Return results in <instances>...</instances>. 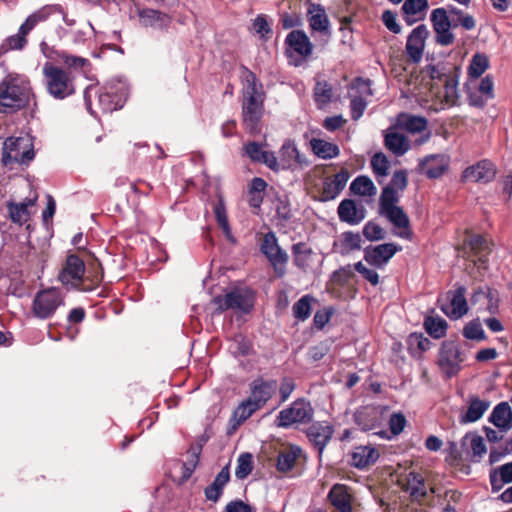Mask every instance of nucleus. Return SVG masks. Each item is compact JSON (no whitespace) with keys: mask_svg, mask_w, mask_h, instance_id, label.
<instances>
[{"mask_svg":"<svg viewBox=\"0 0 512 512\" xmlns=\"http://www.w3.org/2000/svg\"><path fill=\"white\" fill-rule=\"evenodd\" d=\"M400 199V195L398 190L393 189V187H389L388 185L383 189L380 199H379V207L380 212L391 207L398 206L397 203Z\"/></svg>","mask_w":512,"mask_h":512,"instance_id":"nucleus-52","label":"nucleus"},{"mask_svg":"<svg viewBox=\"0 0 512 512\" xmlns=\"http://www.w3.org/2000/svg\"><path fill=\"white\" fill-rule=\"evenodd\" d=\"M257 410H259V408L249 398L242 401L233 412L231 419V422H233L232 427L235 429L241 425Z\"/></svg>","mask_w":512,"mask_h":512,"instance_id":"nucleus-43","label":"nucleus"},{"mask_svg":"<svg viewBox=\"0 0 512 512\" xmlns=\"http://www.w3.org/2000/svg\"><path fill=\"white\" fill-rule=\"evenodd\" d=\"M406 423H407V420H406V417L404 416V414H402L400 412L393 413L390 416L389 421H388L390 432L394 436L399 435L404 430Z\"/></svg>","mask_w":512,"mask_h":512,"instance_id":"nucleus-62","label":"nucleus"},{"mask_svg":"<svg viewBox=\"0 0 512 512\" xmlns=\"http://www.w3.org/2000/svg\"><path fill=\"white\" fill-rule=\"evenodd\" d=\"M401 9L406 23L412 25L423 19L428 9V0H405Z\"/></svg>","mask_w":512,"mask_h":512,"instance_id":"nucleus-33","label":"nucleus"},{"mask_svg":"<svg viewBox=\"0 0 512 512\" xmlns=\"http://www.w3.org/2000/svg\"><path fill=\"white\" fill-rule=\"evenodd\" d=\"M371 167L378 182L389 173V161L384 153H376L371 159Z\"/></svg>","mask_w":512,"mask_h":512,"instance_id":"nucleus-49","label":"nucleus"},{"mask_svg":"<svg viewBox=\"0 0 512 512\" xmlns=\"http://www.w3.org/2000/svg\"><path fill=\"white\" fill-rule=\"evenodd\" d=\"M299 452L300 449L297 447H292L289 450L281 452L278 455L277 469L281 472L290 471L294 467Z\"/></svg>","mask_w":512,"mask_h":512,"instance_id":"nucleus-50","label":"nucleus"},{"mask_svg":"<svg viewBox=\"0 0 512 512\" xmlns=\"http://www.w3.org/2000/svg\"><path fill=\"white\" fill-rule=\"evenodd\" d=\"M62 13L60 4H47L31 13L38 24L47 21L52 15Z\"/></svg>","mask_w":512,"mask_h":512,"instance_id":"nucleus-55","label":"nucleus"},{"mask_svg":"<svg viewBox=\"0 0 512 512\" xmlns=\"http://www.w3.org/2000/svg\"><path fill=\"white\" fill-rule=\"evenodd\" d=\"M35 156L32 139L28 135L9 137L5 140L2 151V162L5 166L14 163L26 164Z\"/></svg>","mask_w":512,"mask_h":512,"instance_id":"nucleus-5","label":"nucleus"},{"mask_svg":"<svg viewBox=\"0 0 512 512\" xmlns=\"http://www.w3.org/2000/svg\"><path fill=\"white\" fill-rule=\"evenodd\" d=\"M469 246L474 256L477 257V260L474 259L473 261H478L480 265H484L487 261L486 256L490 252L487 239L482 235H474L469 240Z\"/></svg>","mask_w":512,"mask_h":512,"instance_id":"nucleus-45","label":"nucleus"},{"mask_svg":"<svg viewBox=\"0 0 512 512\" xmlns=\"http://www.w3.org/2000/svg\"><path fill=\"white\" fill-rule=\"evenodd\" d=\"M27 35L19 28L17 33L6 38L4 46L8 50H22L27 45Z\"/></svg>","mask_w":512,"mask_h":512,"instance_id":"nucleus-59","label":"nucleus"},{"mask_svg":"<svg viewBox=\"0 0 512 512\" xmlns=\"http://www.w3.org/2000/svg\"><path fill=\"white\" fill-rule=\"evenodd\" d=\"M450 13L457 16V19H452L453 27L460 25L466 30H471L475 27L476 23L471 15L464 14L461 10L455 7L450 9Z\"/></svg>","mask_w":512,"mask_h":512,"instance_id":"nucleus-60","label":"nucleus"},{"mask_svg":"<svg viewBox=\"0 0 512 512\" xmlns=\"http://www.w3.org/2000/svg\"><path fill=\"white\" fill-rule=\"evenodd\" d=\"M466 287L456 285L455 289L446 293V302L441 304V311L451 320H458L468 313Z\"/></svg>","mask_w":512,"mask_h":512,"instance_id":"nucleus-8","label":"nucleus"},{"mask_svg":"<svg viewBox=\"0 0 512 512\" xmlns=\"http://www.w3.org/2000/svg\"><path fill=\"white\" fill-rule=\"evenodd\" d=\"M405 491L408 492L414 500H421L425 498L427 495V489L424 478L416 472H410L407 475Z\"/></svg>","mask_w":512,"mask_h":512,"instance_id":"nucleus-40","label":"nucleus"},{"mask_svg":"<svg viewBox=\"0 0 512 512\" xmlns=\"http://www.w3.org/2000/svg\"><path fill=\"white\" fill-rule=\"evenodd\" d=\"M230 480V472L228 466H225L216 475L214 481L205 488V497L207 500L217 502L223 492V488Z\"/></svg>","mask_w":512,"mask_h":512,"instance_id":"nucleus-36","label":"nucleus"},{"mask_svg":"<svg viewBox=\"0 0 512 512\" xmlns=\"http://www.w3.org/2000/svg\"><path fill=\"white\" fill-rule=\"evenodd\" d=\"M470 302L472 305L480 304L478 307L479 311L488 310L489 312L494 313L496 310V306L492 305V298L482 289H478L473 293Z\"/></svg>","mask_w":512,"mask_h":512,"instance_id":"nucleus-53","label":"nucleus"},{"mask_svg":"<svg viewBox=\"0 0 512 512\" xmlns=\"http://www.w3.org/2000/svg\"><path fill=\"white\" fill-rule=\"evenodd\" d=\"M98 102L104 112H112L123 106L121 97L114 93L112 87H105L99 93Z\"/></svg>","mask_w":512,"mask_h":512,"instance_id":"nucleus-41","label":"nucleus"},{"mask_svg":"<svg viewBox=\"0 0 512 512\" xmlns=\"http://www.w3.org/2000/svg\"><path fill=\"white\" fill-rule=\"evenodd\" d=\"M362 239L359 233L352 231L343 232L334 242V248L341 255H348L353 251L360 250Z\"/></svg>","mask_w":512,"mask_h":512,"instance_id":"nucleus-35","label":"nucleus"},{"mask_svg":"<svg viewBox=\"0 0 512 512\" xmlns=\"http://www.w3.org/2000/svg\"><path fill=\"white\" fill-rule=\"evenodd\" d=\"M396 126L411 134H416L427 130L428 121L423 116L400 113L396 118Z\"/></svg>","mask_w":512,"mask_h":512,"instance_id":"nucleus-30","label":"nucleus"},{"mask_svg":"<svg viewBox=\"0 0 512 512\" xmlns=\"http://www.w3.org/2000/svg\"><path fill=\"white\" fill-rule=\"evenodd\" d=\"M426 332L435 339H440L445 336L448 324L445 319L441 317H426L424 321Z\"/></svg>","mask_w":512,"mask_h":512,"instance_id":"nucleus-46","label":"nucleus"},{"mask_svg":"<svg viewBox=\"0 0 512 512\" xmlns=\"http://www.w3.org/2000/svg\"><path fill=\"white\" fill-rule=\"evenodd\" d=\"M281 170H294L296 167H307L310 163L307 157L301 154L292 141H286L279 151Z\"/></svg>","mask_w":512,"mask_h":512,"instance_id":"nucleus-14","label":"nucleus"},{"mask_svg":"<svg viewBox=\"0 0 512 512\" xmlns=\"http://www.w3.org/2000/svg\"><path fill=\"white\" fill-rule=\"evenodd\" d=\"M42 73L46 91L52 98L63 100L75 93L74 80L63 68L46 62Z\"/></svg>","mask_w":512,"mask_h":512,"instance_id":"nucleus-2","label":"nucleus"},{"mask_svg":"<svg viewBox=\"0 0 512 512\" xmlns=\"http://www.w3.org/2000/svg\"><path fill=\"white\" fill-rule=\"evenodd\" d=\"M428 36L429 31L424 24L415 27L408 35L405 51L413 63H419L422 60Z\"/></svg>","mask_w":512,"mask_h":512,"instance_id":"nucleus-12","label":"nucleus"},{"mask_svg":"<svg viewBox=\"0 0 512 512\" xmlns=\"http://www.w3.org/2000/svg\"><path fill=\"white\" fill-rule=\"evenodd\" d=\"M214 214L215 218L223 230L226 238L230 241H234V238L232 236L231 228L229 226L227 214H226V208L224 205L223 200L220 198L218 202L214 206Z\"/></svg>","mask_w":512,"mask_h":512,"instance_id":"nucleus-48","label":"nucleus"},{"mask_svg":"<svg viewBox=\"0 0 512 512\" xmlns=\"http://www.w3.org/2000/svg\"><path fill=\"white\" fill-rule=\"evenodd\" d=\"M251 345L248 340H246L243 336L237 335L234 337L232 344L230 345V350L236 356L238 355H247L250 351Z\"/></svg>","mask_w":512,"mask_h":512,"instance_id":"nucleus-63","label":"nucleus"},{"mask_svg":"<svg viewBox=\"0 0 512 512\" xmlns=\"http://www.w3.org/2000/svg\"><path fill=\"white\" fill-rule=\"evenodd\" d=\"M489 67V59L485 54H475L470 62L468 73L473 78L480 77Z\"/></svg>","mask_w":512,"mask_h":512,"instance_id":"nucleus-51","label":"nucleus"},{"mask_svg":"<svg viewBox=\"0 0 512 512\" xmlns=\"http://www.w3.org/2000/svg\"><path fill=\"white\" fill-rule=\"evenodd\" d=\"M25 103V94L23 89L14 83L5 84L0 92V112L18 109Z\"/></svg>","mask_w":512,"mask_h":512,"instance_id":"nucleus-17","label":"nucleus"},{"mask_svg":"<svg viewBox=\"0 0 512 512\" xmlns=\"http://www.w3.org/2000/svg\"><path fill=\"white\" fill-rule=\"evenodd\" d=\"M381 214L393 224L396 229L395 235L403 239L410 238L409 218L400 206L383 210Z\"/></svg>","mask_w":512,"mask_h":512,"instance_id":"nucleus-23","label":"nucleus"},{"mask_svg":"<svg viewBox=\"0 0 512 512\" xmlns=\"http://www.w3.org/2000/svg\"><path fill=\"white\" fill-rule=\"evenodd\" d=\"M307 19L312 31L328 36L331 34L330 21L325 8L321 4L308 3Z\"/></svg>","mask_w":512,"mask_h":512,"instance_id":"nucleus-18","label":"nucleus"},{"mask_svg":"<svg viewBox=\"0 0 512 512\" xmlns=\"http://www.w3.org/2000/svg\"><path fill=\"white\" fill-rule=\"evenodd\" d=\"M350 190L355 195L360 196H374L377 189L372 180L367 176H358L350 184Z\"/></svg>","mask_w":512,"mask_h":512,"instance_id":"nucleus-44","label":"nucleus"},{"mask_svg":"<svg viewBox=\"0 0 512 512\" xmlns=\"http://www.w3.org/2000/svg\"><path fill=\"white\" fill-rule=\"evenodd\" d=\"M433 29L436 33V42L442 46H448L454 42V35L450 31L453 21L449 19L444 8H436L430 16Z\"/></svg>","mask_w":512,"mask_h":512,"instance_id":"nucleus-11","label":"nucleus"},{"mask_svg":"<svg viewBox=\"0 0 512 512\" xmlns=\"http://www.w3.org/2000/svg\"><path fill=\"white\" fill-rule=\"evenodd\" d=\"M38 196L34 195L33 197L26 198L23 202H7V211L10 220L18 225H23L30 219V213L28 208L35 205Z\"/></svg>","mask_w":512,"mask_h":512,"instance_id":"nucleus-27","label":"nucleus"},{"mask_svg":"<svg viewBox=\"0 0 512 512\" xmlns=\"http://www.w3.org/2000/svg\"><path fill=\"white\" fill-rule=\"evenodd\" d=\"M309 146L312 152L323 160L334 159L340 154V149L336 144L320 138H312L309 141Z\"/></svg>","mask_w":512,"mask_h":512,"instance_id":"nucleus-37","label":"nucleus"},{"mask_svg":"<svg viewBox=\"0 0 512 512\" xmlns=\"http://www.w3.org/2000/svg\"><path fill=\"white\" fill-rule=\"evenodd\" d=\"M331 504L340 512H352L351 496L347 486L335 484L328 494Z\"/></svg>","mask_w":512,"mask_h":512,"instance_id":"nucleus-34","label":"nucleus"},{"mask_svg":"<svg viewBox=\"0 0 512 512\" xmlns=\"http://www.w3.org/2000/svg\"><path fill=\"white\" fill-rule=\"evenodd\" d=\"M253 469L252 455L249 453H243L237 460V467L235 475L238 479L246 478Z\"/></svg>","mask_w":512,"mask_h":512,"instance_id":"nucleus-56","label":"nucleus"},{"mask_svg":"<svg viewBox=\"0 0 512 512\" xmlns=\"http://www.w3.org/2000/svg\"><path fill=\"white\" fill-rule=\"evenodd\" d=\"M449 167V159L443 154H431L419 160L418 172L429 179L441 177Z\"/></svg>","mask_w":512,"mask_h":512,"instance_id":"nucleus-16","label":"nucleus"},{"mask_svg":"<svg viewBox=\"0 0 512 512\" xmlns=\"http://www.w3.org/2000/svg\"><path fill=\"white\" fill-rule=\"evenodd\" d=\"M440 97L443 98V102L448 107H452L458 104L459 92L458 76L456 72H454V75L445 77V82L443 83V92H441Z\"/></svg>","mask_w":512,"mask_h":512,"instance_id":"nucleus-39","label":"nucleus"},{"mask_svg":"<svg viewBox=\"0 0 512 512\" xmlns=\"http://www.w3.org/2000/svg\"><path fill=\"white\" fill-rule=\"evenodd\" d=\"M462 362L458 345L453 341L443 342L439 350L438 366L445 376H455L460 371Z\"/></svg>","mask_w":512,"mask_h":512,"instance_id":"nucleus-10","label":"nucleus"},{"mask_svg":"<svg viewBox=\"0 0 512 512\" xmlns=\"http://www.w3.org/2000/svg\"><path fill=\"white\" fill-rule=\"evenodd\" d=\"M200 449L193 448L187 452V459L183 463V479L187 480L194 472L199 461Z\"/></svg>","mask_w":512,"mask_h":512,"instance_id":"nucleus-58","label":"nucleus"},{"mask_svg":"<svg viewBox=\"0 0 512 512\" xmlns=\"http://www.w3.org/2000/svg\"><path fill=\"white\" fill-rule=\"evenodd\" d=\"M285 42L288 45V51L290 53H295L302 59L307 58L312 53L313 44L306 33L302 30L291 31L287 35Z\"/></svg>","mask_w":512,"mask_h":512,"instance_id":"nucleus-22","label":"nucleus"},{"mask_svg":"<svg viewBox=\"0 0 512 512\" xmlns=\"http://www.w3.org/2000/svg\"><path fill=\"white\" fill-rule=\"evenodd\" d=\"M137 15L142 27L156 30L167 29L171 23V18L164 12L151 8H138Z\"/></svg>","mask_w":512,"mask_h":512,"instance_id":"nucleus-19","label":"nucleus"},{"mask_svg":"<svg viewBox=\"0 0 512 512\" xmlns=\"http://www.w3.org/2000/svg\"><path fill=\"white\" fill-rule=\"evenodd\" d=\"M315 101L319 105H326L332 98V87L327 82H317L314 88Z\"/></svg>","mask_w":512,"mask_h":512,"instance_id":"nucleus-57","label":"nucleus"},{"mask_svg":"<svg viewBox=\"0 0 512 512\" xmlns=\"http://www.w3.org/2000/svg\"><path fill=\"white\" fill-rule=\"evenodd\" d=\"M276 389V381L257 380L253 382L248 398L260 409L271 399Z\"/></svg>","mask_w":512,"mask_h":512,"instance_id":"nucleus-25","label":"nucleus"},{"mask_svg":"<svg viewBox=\"0 0 512 512\" xmlns=\"http://www.w3.org/2000/svg\"><path fill=\"white\" fill-rule=\"evenodd\" d=\"M378 458L379 452L374 447L358 446L351 453V464L358 469H363L374 464Z\"/></svg>","mask_w":512,"mask_h":512,"instance_id":"nucleus-32","label":"nucleus"},{"mask_svg":"<svg viewBox=\"0 0 512 512\" xmlns=\"http://www.w3.org/2000/svg\"><path fill=\"white\" fill-rule=\"evenodd\" d=\"M242 121L250 134L261 131L260 123L264 112L265 94L256 75L245 69L242 75Z\"/></svg>","mask_w":512,"mask_h":512,"instance_id":"nucleus-1","label":"nucleus"},{"mask_svg":"<svg viewBox=\"0 0 512 512\" xmlns=\"http://www.w3.org/2000/svg\"><path fill=\"white\" fill-rule=\"evenodd\" d=\"M334 434L333 426L326 421L313 422L307 429L306 435L321 455Z\"/></svg>","mask_w":512,"mask_h":512,"instance_id":"nucleus-15","label":"nucleus"},{"mask_svg":"<svg viewBox=\"0 0 512 512\" xmlns=\"http://www.w3.org/2000/svg\"><path fill=\"white\" fill-rule=\"evenodd\" d=\"M512 482V462L502 465L490 473V483L493 491H498L506 483Z\"/></svg>","mask_w":512,"mask_h":512,"instance_id":"nucleus-42","label":"nucleus"},{"mask_svg":"<svg viewBox=\"0 0 512 512\" xmlns=\"http://www.w3.org/2000/svg\"><path fill=\"white\" fill-rule=\"evenodd\" d=\"M85 271L83 259L78 255L70 254L66 258L58 279L67 289L78 288L83 282Z\"/></svg>","mask_w":512,"mask_h":512,"instance_id":"nucleus-9","label":"nucleus"},{"mask_svg":"<svg viewBox=\"0 0 512 512\" xmlns=\"http://www.w3.org/2000/svg\"><path fill=\"white\" fill-rule=\"evenodd\" d=\"M261 253L268 259L277 277L281 278L286 274L288 263V254L283 250L273 231H269L263 235L259 245Z\"/></svg>","mask_w":512,"mask_h":512,"instance_id":"nucleus-7","label":"nucleus"},{"mask_svg":"<svg viewBox=\"0 0 512 512\" xmlns=\"http://www.w3.org/2000/svg\"><path fill=\"white\" fill-rule=\"evenodd\" d=\"M385 147L395 156H403L410 150L409 139L396 131L388 130L384 134Z\"/></svg>","mask_w":512,"mask_h":512,"instance_id":"nucleus-31","label":"nucleus"},{"mask_svg":"<svg viewBox=\"0 0 512 512\" xmlns=\"http://www.w3.org/2000/svg\"><path fill=\"white\" fill-rule=\"evenodd\" d=\"M495 177L494 165L488 160H482L475 165L466 168L463 178L473 182H490Z\"/></svg>","mask_w":512,"mask_h":512,"instance_id":"nucleus-24","label":"nucleus"},{"mask_svg":"<svg viewBox=\"0 0 512 512\" xmlns=\"http://www.w3.org/2000/svg\"><path fill=\"white\" fill-rule=\"evenodd\" d=\"M489 422L497 427L500 432H507L512 428V409L508 402L497 404L490 416Z\"/></svg>","mask_w":512,"mask_h":512,"instance_id":"nucleus-28","label":"nucleus"},{"mask_svg":"<svg viewBox=\"0 0 512 512\" xmlns=\"http://www.w3.org/2000/svg\"><path fill=\"white\" fill-rule=\"evenodd\" d=\"M313 416L314 409L310 401L298 398L279 412L276 425L280 428H289L298 424H307L311 422Z\"/></svg>","mask_w":512,"mask_h":512,"instance_id":"nucleus-6","label":"nucleus"},{"mask_svg":"<svg viewBox=\"0 0 512 512\" xmlns=\"http://www.w3.org/2000/svg\"><path fill=\"white\" fill-rule=\"evenodd\" d=\"M215 313L221 314L226 310L239 313H249L254 306V293L249 288H235L224 295L213 298Z\"/></svg>","mask_w":512,"mask_h":512,"instance_id":"nucleus-4","label":"nucleus"},{"mask_svg":"<svg viewBox=\"0 0 512 512\" xmlns=\"http://www.w3.org/2000/svg\"><path fill=\"white\" fill-rule=\"evenodd\" d=\"M314 297L311 295L302 296L292 307L293 316L298 321H305L310 317L311 304L314 301Z\"/></svg>","mask_w":512,"mask_h":512,"instance_id":"nucleus-47","label":"nucleus"},{"mask_svg":"<svg viewBox=\"0 0 512 512\" xmlns=\"http://www.w3.org/2000/svg\"><path fill=\"white\" fill-rule=\"evenodd\" d=\"M349 177V172L346 169H342L335 175L325 178L323 181L321 200H334L345 188Z\"/></svg>","mask_w":512,"mask_h":512,"instance_id":"nucleus-20","label":"nucleus"},{"mask_svg":"<svg viewBox=\"0 0 512 512\" xmlns=\"http://www.w3.org/2000/svg\"><path fill=\"white\" fill-rule=\"evenodd\" d=\"M338 216L342 222L357 225L365 218V210L351 199H345L338 206Z\"/></svg>","mask_w":512,"mask_h":512,"instance_id":"nucleus-29","label":"nucleus"},{"mask_svg":"<svg viewBox=\"0 0 512 512\" xmlns=\"http://www.w3.org/2000/svg\"><path fill=\"white\" fill-rule=\"evenodd\" d=\"M293 263L303 272L312 271L318 262L317 254L306 243L299 242L292 245Z\"/></svg>","mask_w":512,"mask_h":512,"instance_id":"nucleus-21","label":"nucleus"},{"mask_svg":"<svg viewBox=\"0 0 512 512\" xmlns=\"http://www.w3.org/2000/svg\"><path fill=\"white\" fill-rule=\"evenodd\" d=\"M463 336L469 340H484L485 332L479 319H474L467 323L463 329Z\"/></svg>","mask_w":512,"mask_h":512,"instance_id":"nucleus-54","label":"nucleus"},{"mask_svg":"<svg viewBox=\"0 0 512 512\" xmlns=\"http://www.w3.org/2000/svg\"><path fill=\"white\" fill-rule=\"evenodd\" d=\"M400 250L401 247L394 243L367 246L364 249V259L368 264L375 268H383Z\"/></svg>","mask_w":512,"mask_h":512,"instance_id":"nucleus-13","label":"nucleus"},{"mask_svg":"<svg viewBox=\"0 0 512 512\" xmlns=\"http://www.w3.org/2000/svg\"><path fill=\"white\" fill-rule=\"evenodd\" d=\"M354 269L373 286H376L379 283L378 273L375 270L368 268L362 262L355 263Z\"/></svg>","mask_w":512,"mask_h":512,"instance_id":"nucleus-64","label":"nucleus"},{"mask_svg":"<svg viewBox=\"0 0 512 512\" xmlns=\"http://www.w3.org/2000/svg\"><path fill=\"white\" fill-rule=\"evenodd\" d=\"M363 235L369 241H378L385 238V232L383 228L372 221H369L364 225Z\"/></svg>","mask_w":512,"mask_h":512,"instance_id":"nucleus-61","label":"nucleus"},{"mask_svg":"<svg viewBox=\"0 0 512 512\" xmlns=\"http://www.w3.org/2000/svg\"><path fill=\"white\" fill-rule=\"evenodd\" d=\"M478 91L481 94L480 96H477L476 94L468 91V100L470 105L475 107H482L487 100L493 98L494 96V84L490 76H486L481 80L478 86Z\"/></svg>","mask_w":512,"mask_h":512,"instance_id":"nucleus-38","label":"nucleus"},{"mask_svg":"<svg viewBox=\"0 0 512 512\" xmlns=\"http://www.w3.org/2000/svg\"><path fill=\"white\" fill-rule=\"evenodd\" d=\"M65 305V295L61 289L49 287L39 290L31 303V314L39 320L52 319L59 308Z\"/></svg>","mask_w":512,"mask_h":512,"instance_id":"nucleus-3","label":"nucleus"},{"mask_svg":"<svg viewBox=\"0 0 512 512\" xmlns=\"http://www.w3.org/2000/svg\"><path fill=\"white\" fill-rule=\"evenodd\" d=\"M491 402L486 399H480L477 396L468 398V407L465 412L459 416L462 424L474 423L478 421L490 407Z\"/></svg>","mask_w":512,"mask_h":512,"instance_id":"nucleus-26","label":"nucleus"}]
</instances>
